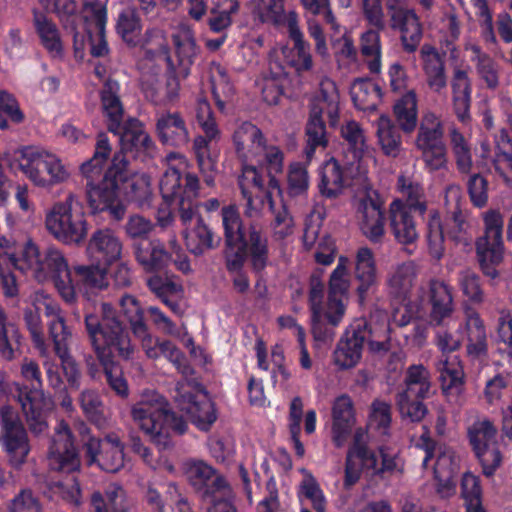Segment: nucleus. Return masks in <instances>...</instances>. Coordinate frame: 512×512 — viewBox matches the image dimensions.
Segmentation results:
<instances>
[{
	"label": "nucleus",
	"instance_id": "f257e3e1",
	"mask_svg": "<svg viewBox=\"0 0 512 512\" xmlns=\"http://www.w3.org/2000/svg\"><path fill=\"white\" fill-rule=\"evenodd\" d=\"M85 328L97 358L104 366L108 385L117 395L127 397L128 384L120 367L112 361V351L116 350L120 357L129 359L134 353V347L116 310L110 303H102L101 317L86 314Z\"/></svg>",
	"mask_w": 512,
	"mask_h": 512
},
{
	"label": "nucleus",
	"instance_id": "f03ea898",
	"mask_svg": "<svg viewBox=\"0 0 512 512\" xmlns=\"http://www.w3.org/2000/svg\"><path fill=\"white\" fill-rule=\"evenodd\" d=\"M11 241L0 236V267L13 266L15 269L29 273L38 282H54L62 299L67 303L76 300V290L71 272L63 253L54 247L41 252L31 240H27L19 255L10 252Z\"/></svg>",
	"mask_w": 512,
	"mask_h": 512
},
{
	"label": "nucleus",
	"instance_id": "7ed1b4c3",
	"mask_svg": "<svg viewBox=\"0 0 512 512\" xmlns=\"http://www.w3.org/2000/svg\"><path fill=\"white\" fill-rule=\"evenodd\" d=\"M134 424L160 448L171 445V432L183 434L185 420L169 408L167 400L155 390H145L130 408Z\"/></svg>",
	"mask_w": 512,
	"mask_h": 512
},
{
	"label": "nucleus",
	"instance_id": "20e7f679",
	"mask_svg": "<svg viewBox=\"0 0 512 512\" xmlns=\"http://www.w3.org/2000/svg\"><path fill=\"white\" fill-rule=\"evenodd\" d=\"M3 160L10 169L20 171L38 187L60 184L70 177L69 169L60 157L40 146L9 149L3 153Z\"/></svg>",
	"mask_w": 512,
	"mask_h": 512
},
{
	"label": "nucleus",
	"instance_id": "39448f33",
	"mask_svg": "<svg viewBox=\"0 0 512 512\" xmlns=\"http://www.w3.org/2000/svg\"><path fill=\"white\" fill-rule=\"evenodd\" d=\"M381 465L374 451L366 443V433L362 428L355 431L353 443L347 450L344 467L343 486L351 489L361 478L363 470L371 471L373 475L385 473L394 474L403 471L402 460L396 453L380 448Z\"/></svg>",
	"mask_w": 512,
	"mask_h": 512
},
{
	"label": "nucleus",
	"instance_id": "423d86ee",
	"mask_svg": "<svg viewBox=\"0 0 512 512\" xmlns=\"http://www.w3.org/2000/svg\"><path fill=\"white\" fill-rule=\"evenodd\" d=\"M20 373L23 379L30 384L29 390L19 391L17 396L29 429L34 434H41L47 429L44 412L53 408L52 397L43 390V380L40 367L32 359L24 358Z\"/></svg>",
	"mask_w": 512,
	"mask_h": 512
},
{
	"label": "nucleus",
	"instance_id": "0eeeda50",
	"mask_svg": "<svg viewBox=\"0 0 512 512\" xmlns=\"http://www.w3.org/2000/svg\"><path fill=\"white\" fill-rule=\"evenodd\" d=\"M323 114H326L331 126L338 122L339 118V93L336 84L326 78L320 83V91L312 104L310 117L306 126L307 145L305 156L310 161L317 148H325L327 145Z\"/></svg>",
	"mask_w": 512,
	"mask_h": 512
},
{
	"label": "nucleus",
	"instance_id": "6e6552de",
	"mask_svg": "<svg viewBox=\"0 0 512 512\" xmlns=\"http://www.w3.org/2000/svg\"><path fill=\"white\" fill-rule=\"evenodd\" d=\"M126 164L125 156L121 153L116 154L111 167L99 184L87 182V202L92 213L108 211L113 219H123L126 208L119 198L118 191L119 181L125 179Z\"/></svg>",
	"mask_w": 512,
	"mask_h": 512
},
{
	"label": "nucleus",
	"instance_id": "1a4fd4ad",
	"mask_svg": "<svg viewBox=\"0 0 512 512\" xmlns=\"http://www.w3.org/2000/svg\"><path fill=\"white\" fill-rule=\"evenodd\" d=\"M47 230L65 244H79L85 240L88 224L78 198L69 194L63 202L53 205L45 219Z\"/></svg>",
	"mask_w": 512,
	"mask_h": 512
},
{
	"label": "nucleus",
	"instance_id": "9d476101",
	"mask_svg": "<svg viewBox=\"0 0 512 512\" xmlns=\"http://www.w3.org/2000/svg\"><path fill=\"white\" fill-rule=\"evenodd\" d=\"M159 188L166 202H178L180 220L185 226L189 224L198 208L195 202L198 197V178L190 173L182 177L178 168L169 167L160 179Z\"/></svg>",
	"mask_w": 512,
	"mask_h": 512
},
{
	"label": "nucleus",
	"instance_id": "9b49d317",
	"mask_svg": "<svg viewBox=\"0 0 512 512\" xmlns=\"http://www.w3.org/2000/svg\"><path fill=\"white\" fill-rule=\"evenodd\" d=\"M415 449L424 453L422 466L428 467L429 462L436 455L433 464L434 478L437 481V492L442 497H449L455 492L454 477L459 471V457L455 452L446 446L436 447L434 440L428 434L424 433L415 442Z\"/></svg>",
	"mask_w": 512,
	"mask_h": 512
},
{
	"label": "nucleus",
	"instance_id": "f8f14e48",
	"mask_svg": "<svg viewBox=\"0 0 512 512\" xmlns=\"http://www.w3.org/2000/svg\"><path fill=\"white\" fill-rule=\"evenodd\" d=\"M484 235L476 241V253L483 273L496 277L495 266L503 260L504 243L503 215L499 210L490 209L483 213Z\"/></svg>",
	"mask_w": 512,
	"mask_h": 512
},
{
	"label": "nucleus",
	"instance_id": "ddd939ff",
	"mask_svg": "<svg viewBox=\"0 0 512 512\" xmlns=\"http://www.w3.org/2000/svg\"><path fill=\"white\" fill-rule=\"evenodd\" d=\"M176 385L175 402L201 430H208L217 416L214 405L203 387L188 377Z\"/></svg>",
	"mask_w": 512,
	"mask_h": 512
},
{
	"label": "nucleus",
	"instance_id": "4468645a",
	"mask_svg": "<svg viewBox=\"0 0 512 512\" xmlns=\"http://www.w3.org/2000/svg\"><path fill=\"white\" fill-rule=\"evenodd\" d=\"M356 218L362 233L372 243H379L385 235L384 202L379 193L366 188L355 197Z\"/></svg>",
	"mask_w": 512,
	"mask_h": 512
},
{
	"label": "nucleus",
	"instance_id": "2eb2a0df",
	"mask_svg": "<svg viewBox=\"0 0 512 512\" xmlns=\"http://www.w3.org/2000/svg\"><path fill=\"white\" fill-rule=\"evenodd\" d=\"M0 424L3 432L0 442L7 454L8 462L12 467L20 468L31 450L27 432L15 411L9 406L1 408Z\"/></svg>",
	"mask_w": 512,
	"mask_h": 512
},
{
	"label": "nucleus",
	"instance_id": "dca6fc26",
	"mask_svg": "<svg viewBox=\"0 0 512 512\" xmlns=\"http://www.w3.org/2000/svg\"><path fill=\"white\" fill-rule=\"evenodd\" d=\"M350 286L349 259L340 256L329 278L325 312L328 323L333 327L338 326L345 315Z\"/></svg>",
	"mask_w": 512,
	"mask_h": 512
},
{
	"label": "nucleus",
	"instance_id": "f3484780",
	"mask_svg": "<svg viewBox=\"0 0 512 512\" xmlns=\"http://www.w3.org/2000/svg\"><path fill=\"white\" fill-rule=\"evenodd\" d=\"M48 464L52 470L63 473H73L80 469L81 461L72 432L63 420L54 429L48 449Z\"/></svg>",
	"mask_w": 512,
	"mask_h": 512
},
{
	"label": "nucleus",
	"instance_id": "a211bd4d",
	"mask_svg": "<svg viewBox=\"0 0 512 512\" xmlns=\"http://www.w3.org/2000/svg\"><path fill=\"white\" fill-rule=\"evenodd\" d=\"M87 464H97L102 470L116 473L124 467V444L116 434L103 439L91 437L84 444Z\"/></svg>",
	"mask_w": 512,
	"mask_h": 512
},
{
	"label": "nucleus",
	"instance_id": "6ab92c4d",
	"mask_svg": "<svg viewBox=\"0 0 512 512\" xmlns=\"http://www.w3.org/2000/svg\"><path fill=\"white\" fill-rule=\"evenodd\" d=\"M134 335L140 341L141 348L147 358L156 360L160 357H164L171 362L184 377H189L193 374V369L189 365L185 355L171 341L154 337L148 332L147 327L143 329V332Z\"/></svg>",
	"mask_w": 512,
	"mask_h": 512
},
{
	"label": "nucleus",
	"instance_id": "aec40b11",
	"mask_svg": "<svg viewBox=\"0 0 512 512\" xmlns=\"http://www.w3.org/2000/svg\"><path fill=\"white\" fill-rule=\"evenodd\" d=\"M442 393L447 401L456 406L464 402V369L459 356L441 355L436 363Z\"/></svg>",
	"mask_w": 512,
	"mask_h": 512
},
{
	"label": "nucleus",
	"instance_id": "412c9836",
	"mask_svg": "<svg viewBox=\"0 0 512 512\" xmlns=\"http://www.w3.org/2000/svg\"><path fill=\"white\" fill-rule=\"evenodd\" d=\"M123 243L119 236L109 228L95 230L87 243L86 253L95 264L110 267L122 258Z\"/></svg>",
	"mask_w": 512,
	"mask_h": 512
},
{
	"label": "nucleus",
	"instance_id": "4be33fe9",
	"mask_svg": "<svg viewBox=\"0 0 512 512\" xmlns=\"http://www.w3.org/2000/svg\"><path fill=\"white\" fill-rule=\"evenodd\" d=\"M168 73L164 82L155 76H143L142 90L147 99L158 105L174 103L179 98L180 81L179 71L170 57H167Z\"/></svg>",
	"mask_w": 512,
	"mask_h": 512
},
{
	"label": "nucleus",
	"instance_id": "5701e85b",
	"mask_svg": "<svg viewBox=\"0 0 512 512\" xmlns=\"http://www.w3.org/2000/svg\"><path fill=\"white\" fill-rule=\"evenodd\" d=\"M367 337L366 325L361 322L350 325L334 351V362L341 369L354 367L362 355Z\"/></svg>",
	"mask_w": 512,
	"mask_h": 512
},
{
	"label": "nucleus",
	"instance_id": "b1692460",
	"mask_svg": "<svg viewBox=\"0 0 512 512\" xmlns=\"http://www.w3.org/2000/svg\"><path fill=\"white\" fill-rule=\"evenodd\" d=\"M236 153L242 162L262 163V151L266 145L261 130L251 122H243L233 133Z\"/></svg>",
	"mask_w": 512,
	"mask_h": 512
},
{
	"label": "nucleus",
	"instance_id": "393cba45",
	"mask_svg": "<svg viewBox=\"0 0 512 512\" xmlns=\"http://www.w3.org/2000/svg\"><path fill=\"white\" fill-rule=\"evenodd\" d=\"M155 131L163 144L172 147H184L190 140L186 121L182 114L177 111L157 113L155 116Z\"/></svg>",
	"mask_w": 512,
	"mask_h": 512
},
{
	"label": "nucleus",
	"instance_id": "a878e982",
	"mask_svg": "<svg viewBox=\"0 0 512 512\" xmlns=\"http://www.w3.org/2000/svg\"><path fill=\"white\" fill-rule=\"evenodd\" d=\"M418 271L413 261H403L390 266L385 275L388 295L396 301H406L415 285Z\"/></svg>",
	"mask_w": 512,
	"mask_h": 512
},
{
	"label": "nucleus",
	"instance_id": "bb28decb",
	"mask_svg": "<svg viewBox=\"0 0 512 512\" xmlns=\"http://www.w3.org/2000/svg\"><path fill=\"white\" fill-rule=\"evenodd\" d=\"M419 57L428 87L433 92L441 94L447 87L444 55L434 46L424 44L420 48Z\"/></svg>",
	"mask_w": 512,
	"mask_h": 512
},
{
	"label": "nucleus",
	"instance_id": "cd10ccee",
	"mask_svg": "<svg viewBox=\"0 0 512 512\" xmlns=\"http://www.w3.org/2000/svg\"><path fill=\"white\" fill-rule=\"evenodd\" d=\"M389 221L390 229L398 243L409 245L418 239L417 224L403 200L397 199L390 204Z\"/></svg>",
	"mask_w": 512,
	"mask_h": 512
},
{
	"label": "nucleus",
	"instance_id": "c85d7f7f",
	"mask_svg": "<svg viewBox=\"0 0 512 512\" xmlns=\"http://www.w3.org/2000/svg\"><path fill=\"white\" fill-rule=\"evenodd\" d=\"M458 330L465 335L467 340V354L476 359L485 358L488 354L487 333L480 315L469 309L463 325Z\"/></svg>",
	"mask_w": 512,
	"mask_h": 512
},
{
	"label": "nucleus",
	"instance_id": "c756f323",
	"mask_svg": "<svg viewBox=\"0 0 512 512\" xmlns=\"http://www.w3.org/2000/svg\"><path fill=\"white\" fill-rule=\"evenodd\" d=\"M354 276L358 282L357 293L363 301L367 293L378 285V269L373 251L360 247L355 254Z\"/></svg>",
	"mask_w": 512,
	"mask_h": 512
},
{
	"label": "nucleus",
	"instance_id": "7c9ffc66",
	"mask_svg": "<svg viewBox=\"0 0 512 512\" xmlns=\"http://www.w3.org/2000/svg\"><path fill=\"white\" fill-rule=\"evenodd\" d=\"M239 246L243 248L253 270L259 272L266 267L269 259L268 238L258 224L249 225L248 234L244 235Z\"/></svg>",
	"mask_w": 512,
	"mask_h": 512
},
{
	"label": "nucleus",
	"instance_id": "2f4dec72",
	"mask_svg": "<svg viewBox=\"0 0 512 512\" xmlns=\"http://www.w3.org/2000/svg\"><path fill=\"white\" fill-rule=\"evenodd\" d=\"M332 438L337 447H342L355 423L352 399L346 395L337 397L332 406Z\"/></svg>",
	"mask_w": 512,
	"mask_h": 512
},
{
	"label": "nucleus",
	"instance_id": "473e14b6",
	"mask_svg": "<svg viewBox=\"0 0 512 512\" xmlns=\"http://www.w3.org/2000/svg\"><path fill=\"white\" fill-rule=\"evenodd\" d=\"M33 26L41 45L48 54L56 59L64 57V44L56 23L42 12L33 13Z\"/></svg>",
	"mask_w": 512,
	"mask_h": 512
},
{
	"label": "nucleus",
	"instance_id": "72a5a7b5",
	"mask_svg": "<svg viewBox=\"0 0 512 512\" xmlns=\"http://www.w3.org/2000/svg\"><path fill=\"white\" fill-rule=\"evenodd\" d=\"M172 38L178 58L177 70L182 78H186L199 50L194 33L188 25L181 24Z\"/></svg>",
	"mask_w": 512,
	"mask_h": 512
},
{
	"label": "nucleus",
	"instance_id": "f704fd0d",
	"mask_svg": "<svg viewBox=\"0 0 512 512\" xmlns=\"http://www.w3.org/2000/svg\"><path fill=\"white\" fill-rule=\"evenodd\" d=\"M341 135L353 152L359 176L365 177L368 172L366 160L371 156L364 130L358 122L350 120L341 127Z\"/></svg>",
	"mask_w": 512,
	"mask_h": 512
},
{
	"label": "nucleus",
	"instance_id": "c9c22d12",
	"mask_svg": "<svg viewBox=\"0 0 512 512\" xmlns=\"http://www.w3.org/2000/svg\"><path fill=\"white\" fill-rule=\"evenodd\" d=\"M452 103L457 118L465 123L470 118L471 81L467 71L457 68L451 81Z\"/></svg>",
	"mask_w": 512,
	"mask_h": 512
},
{
	"label": "nucleus",
	"instance_id": "e433bc0d",
	"mask_svg": "<svg viewBox=\"0 0 512 512\" xmlns=\"http://www.w3.org/2000/svg\"><path fill=\"white\" fill-rule=\"evenodd\" d=\"M121 150L125 152H135L151 154L154 150V143L143 125L138 120H131L126 127L121 126L120 133Z\"/></svg>",
	"mask_w": 512,
	"mask_h": 512
},
{
	"label": "nucleus",
	"instance_id": "4c0bfd02",
	"mask_svg": "<svg viewBox=\"0 0 512 512\" xmlns=\"http://www.w3.org/2000/svg\"><path fill=\"white\" fill-rule=\"evenodd\" d=\"M118 92L119 84L112 80L106 81L101 91L102 109L108 129L113 133H120L124 114Z\"/></svg>",
	"mask_w": 512,
	"mask_h": 512
},
{
	"label": "nucleus",
	"instance_id": "58836bf2",
	"mask_svg": "<svg viewBox=\"0 0 512 512\" xmlns=\"http://www.w3.org/2000/svg\"><path fill=\"white\" fill-rule=\"evenodd\" d=\"M127 165L128 163L124 170L125 179L119 181L126 184L124 187L126 198L139 208L150 207L154 196L151 178L145 173H134L128 176Z\"/></svg>",
	"mask_w": 512,
	"mask_h": 512
},
{
	"label": "nucleus",
	"instance_id": "ea45409f",
	"mask_svg": "<svg viewBox=\"0 0 512 512\" xmlns=\"http://www.w3.org/2000/svg\"><path fill=\"white\" fill-rule=\"evenodd\" d=\"M465 49L471 52L470 60L474 63L477 75L485 83L486 87L495 90L499 86V66L487 53L483 52L476 43L469 42Z\"/></svg>",
	"mask_w": 512,
	"mask_h": 512
},
{
	"label": "nucleus",
	"instance_id": "a19ab883",
	"mask_svg": "<svg viewBox=\"0 0 512 512\" xmlns=\"http://www.w3.org/2000/svg\"><path fill=\"white\" fill-rule=\"evenodd\" d=\"M286 80L287 73L284 67L277 62L270 61L268 71L264 72L257 81L262 98L267 104L275 105L279 102Z\"/></svg>",
	"mask_w": 512,
	"mask_h": 512
},
{
	"label": "nucleus",
	"instance_id": "79ce46f5",
	"mask_svg": "<svg viewBox=\"0 0 512 512\" xmlns=\"http://www.w3.org/2000/svg\"><path fill=\"white\" fill-rule=\"evenodd\" d=\"M323 298L324 284L317 277L311 278L309 290V307L311 310L312 332L315 339L324 341L331 339L333 333L329 331H322L323 319H326V309L324 310L323 307Z\"/></svg>",
	"mask_w": 512,
	"mask_h": 512
},
{
	"label": "nucleus",
	"instance_id": "37998d69",
	"mask_svg": "<svg viewBox=\"0 0 512 512\" xmlns=\"http://www.w3.org/2000/svg\"><path fill=\"white\" fill-rule=\"evenodd\" d=\"M431 321L440 326L453 312L451 291L443 281L431 280L430 285Z\"/></svg>",
	"mask_w": 512,
	"mask_h": 512
},
{
	"label": "nucleus",
	"instance_id": "c03bdc74",
	"mask_svg": "<svg viewBox=\"0 0 512 512\" xmlns=\"http://www.w3.org/2000/svg\"><path fill=\"white\" fill-rule=\"evenodd\" d=\"M443 137L444 126L441 118L434 112H425L421 117L415 138L416 149L445 144Z\"/></svg>",
	"mask_w": 512,
	"mask_h": 512
},
{
	"label": "nucleus",
	"instance_id": "a18cd8bd",
	"mask_svg": "<svg viewBox=\"0 0 512 512\" xmlns=\"http://www.w3.org/2000/svg\"><path fill=\"white\" fill-rule=\"evenodd\" d=\"M135 257L137 262L147 272L159 271L165 268L171 259L163 243L159 240H152L147 245H137L135 247Z\"/></svg>",
	"mask_w": 512,
	"mask_h": 512
},
{
	"label": "nucleus",
	"instance_id": "49530a36",
	"mask_svg": "<svg viewBox=\"0 0 512 512\" xmlns=\"http://www.w3.org/2000/svg\"><path fill=\"white\" fill-rule=\"evenodd\" d=\"M184 239L187 249L196 256L216 248L220 242V238L215 236L201 217L197 219L195 227L184 232Z\"/></svg>",
	"mask_w": 512,
	"mask_h": 512
},
{
	"label": "nucleus",
	"instance_id": "de8ad7c7",
	"mask_svg": "<svg viewBox=\"0 0 512 512\" xmlns=\"http://www.w3.org/2000/svg\"><path fill=\"white\" fill-rule=\"evenodd\" d=\"M448 138L457 170L462 174H470L473 168L470 137L466 136L456 126L452 125L448 130Z\"/></svg>",
	"mask_w": 512,
	"mask_h": 512
},
{
	"label": "nucleus",
	"instance_id": "09e8293b",
	"mask_svg": "<svg viewBox=\"0 0 512 512\" xmlns=\"http://www.w3.org/2000/svg\"><path fill=\"white\" fill-rule=\"evenodd\" d=\"M142 27L136 7H127L118 14L116 32L127 45L135 47L140 44Z\"/></svg>",
	"mask_w": 512,
	"mask_h": 512
},
{
	"label": "nucleus",
	"instance_id": "8fccbe9b",
	"mask_svg": "<svg viewBox=\"0 0 512 512\" xmlns=\"http://www.w3.org/2000/svg\"><path fill=\"white\" fill-rule=\"evenodd\" d=\"M377 142L384 155L392 158L399 156L402 149V137L393 121L381 115L376 122Z\"/></svg>",
	"mask_w": 512,
	"mask_h": 512
},
{
	"label": "nucleus",
	"instance_id": "3c124183",
	"mask_svg": "<svg viewBox=\"0 0 512 512\" xmlns=\"http://www.w3.org/2000/svg\"><path fill=\"white\" fill-rule=\"evenodd\" d=\"M345 178L340 164L335 159L324 163L320 170L319 191L327 198H335L342 193Z\"/></svg>",
	"mask_w": 512,
	"mask_h": 512
},
{
	"label": "nucleus",
	"instance_id": "603ef678",
	"mask_svg": "<svg viewBox=\"0 0 512 512\" xmlns=\"http://www.w3.org/2000/svg\"><path fill=\"white\" fill-rule=\"evenodd\" d=\"M21 335L18 326L9 320L5 309L0 306V355L11 361L19 350Z\"/></svg>",
	"mask_w": 512,
	"mask_h": 512
},
{
	"label": "nucleus",
	"instance_id": "864d4df0",
	"mask_svg": "<svg viewBox=\"0 0 512 512\" xmlns=\"http://www.w3.org/2000/svg\"><path fill=\"white\" fill-rule=\"evenodd\" d=\"M405 389L400 393L414 396L416 399H425L431 389L430 372L422 364L408 367L405 376Z\"/></svg>",
	"mask_w": 512,
	"mask_h": 512
},
{
	"label": "nucleus",
	"instance_id": "5fc2aeb1",
	"mask_svg": "<svg viewBox=\"0 0 512 512\" xmlns=\"http://www.w3.org/2000/svg\"><path fill=\"white\" fill-rule=\"evenodd\" d=\"M380 30L369 29L360 38V51L371 73L378 74L381 71L382 47Z\"/></svg>",
	"mask_w": 512,
	"mask_h": 512
},
{
	"label": "nucleus",
	"instance_id": "6e6d98bb",
	"mask_svg": "<svg viewBox=\"0 0 512 512\" xmlns=\"http://www.w3.org/2000/svg\"><path fill=\"white\" fill-rule=\"evenodd\" d=\"M394 114L400 128L411 133L417 126V96L414 90L406 92L394 105Z\"/></svg>",
	"mask_w": 512,
	"mask_h": 512
},
{
	"label": "nucleus",
	"instance_id": "4d7b16f0",
	"mask_svg": "<svg viewBox=\"0 0 512 512\" xmlns=\"http://www.w3.org/2000/svg\"><path fill=\"white\" fill-rule=\"evenodd\" d=\"M222 226L226 245L229 247H238L244 239L243 221L235 205H229L222 208Z\"/></svg>",
	"mask_w": 512,
	"mask_h": 512
},
{
	"label": "nucleus",
	"instance_id": "13d9d810",
	"mask_svg": "<svg viewBox=\"0 0 512 512\" xmlns=\"http://www.w3.org/2000/svg\"><path fill=\"white\" fill-rule=\"evenodd\" d=\"M111 147L105 134L98 135L93 157L81 165V172L87 182L94 183L102 175L103 167L110 156Z\"/></svg>",
	"mask_w": 512,
	"mask_h": 512
},
{
	"label": "nucleus",
	"instance_id": "bf43d9fd",
	"mask_svg": "<svg viewBox=\"0 0 512 512\" xmlns=\"http://www.w3.org/2000/svg\"><path fill=\"white\" fill-rule=\"evenodd\" d=\"M397 186L404 198L403 203L409 208V210L413 209L418 211L420 214H424L426 212L427 202L422 184L401 175L398 177Z\"/></svg>",
	"mask_w": 512,
	"mask_h": 512
},
{
	"label": "nucleus",
	"instance_id": "052dcab7",
	"mask_svg": "<svg viewBox=\"0 0 512 512\" xmlns=\"http://www.w3.org/2000/svg\"><path fill=\"white\" fill-rule=\"evenodd\" d=\"M238 0H217L210 11L208 26L211 31L221 33L232 25V16L238 13Z\"/></svg>",
	"mask_w": 512,
	"mask_h": 512
},
{
	"label": "nucleus",
	"instance_id": "680f3d73",
	"mask_svg": "<svg viewBox=\"0 0 512 512\" xmlns=\"http://www.w3.org/2000/svg\"><path fill=\"white\" fill-rule=\"evenodd\" d=\"M212 93L215 103L220 111H224L226 104L234 95V86L230 82L227 72L220 64L211 68Z\"/></svg>",
	"mask_w": 512,
	"mask_h": 512
},
{
	"label": "nucleus",
	"instance_id": "e2e57ef3",
	"mask_svg": "<svg viewBox=\"0 0 512 512\" xmlns=\"http://www.w3.org/2000/svg\"><path fill=\"white\" fill-rule=\"evenodd\" d=\"M108 268L102 264L80 265L75 267V275L78 278V283L82 284L85 289V294L88 295V290H103L108 286L107 272Z\"/></svg>",
	"mask_w": 512,
	"mask_h": 512
},
{
	"label": "nucleus",
	"instance_id": "0e129e2a",
	"mask_svg": "<svg viewBox=\"0 0 512 512\" xmlns=\"http://www.w3.org/2000/svg\"><path fill=\"white\" fill-rule=\"evenodd\" d=\"M351 97L358 109L374 111L380 97V90L372 82L358 79L351 86Z\"/></svg>",
	"mask_w": 512,
	"mask_h": 512
},
{
	"label": "nucleus",
	"instance_id": "69168bd1",
	"mask_svg": "<svg viewBox=\"0 0 512 512\" xmlns=\"http://www.w3.org/2000/svg\"><path fill=\"white\" fill-rule=\"evenodd\" d=\"M183 467L187 479L194 487L202 488L212 481L216 487L214 492H218L219 487L215 481L220 477L216 476L213 467L201 460H188L183 464Z\"/></svg>",
	"mask_w": 512,
	"mask_h": 512
},
{
	"label": "nucleus",
	"instance_id": "338daca9",
	"mask_svg": "<svg viewBox=\"0 0 512 512\" xmlns=\"http://www.w3.org/2000/svg\"><path fill=\"white\" fill-rule=\"evenodd\" d=\"M267 202L270 211L274 214V219L271 223L275 237L283 239L293 232V219L289 214L286 206L280 202V206H277L276 200L272 199V191L269 190L266 193Z\"/></svg>",
	"mask_w": 512,
	"mask_h": 512
},
{
	"label": "nucleus",
	"instance_id": "774afa93",
	"mask_svg": "<svg viewBox=\"0 0 512 512\" xmlns=\"http://www.w3.org/2000/svg\"><path fill=\"white\" fill-rule=\"evenodd\" d=\"M467 434L473 449H479L481 445L494 443L497 430L489 419L478 418L468 426Z\"/></svg>",
	"mask_w": 512,
	"mask_h": 512
}]
</instances>
